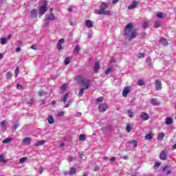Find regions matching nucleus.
<instances>
[{
  "label": "nucleus",
  "instance_id": "052dcab7",
  "mask_svg": "<svg viewBox=\"0 0 176 176\" xmlns=\"http://www.w3.org/2000/svg\"><path fill=\"white\" fill-rule=\"evenodd\" d=\"M160 164L156 163V164H155V166H154V168H158V167H160Z\"/></svg>",
  "mask_w": 176,
  "mask_h": 176
},
{
  "label": "nucleus",
  "instance_id": "8fccbe9b",
  "mask_svg": "<svg viewBox=\"0 0 176 176\" xmlns=\"http://www.w3.org/2000/svg\"><path fill=\"white\" fill-rule=\"evenodd\" d=\"M46 94V92L43 91H40L38 92V95L40 96V97H43V96H45Z\"/></svg>",
  "mask_w": 176,
  "mask_h": 176
},
{
  "label": "nucleus",
  "instance_id": "cd10ccee",
  "mask_svg": "<svg viewBox=\"0 0 176 176\" xmlns=\"http://www.w3.org/2000/svg\"><path fill=\"white\" fill-rule=\"evenodd\" d=\"M46 143V141L45 140H40L38 142H37L36 144H35V146H41V145H43Z\"/></svg>",
  "mask_w": 176,
  "mask_h": 176
},
{
  "label": "nucleus",
  "instance_id": "f704fd0d",
  "mask_svg": "<svg viewBox=\"0 0 176 176\" xmlns=\"http://www.w3.org/2000/svg\"><path fill=\"white\" fill-rule=\"evenodd\" d=\"M8 43V39L6 38H1V45H6Z\"/></svg>",
  "mask_w": 176,
  "mask_h": 176
},
{
  "label": "nucleus",
  "instance_id": "680f3d73",
  "mask_svg": "<svg viewBox=\"0 0 176 176\" xmlns=\"http://www.w3.org/2000/svg\"><path fill=\"white\" fill-rule=\"evenodd\" d=\"M76 116H77V118H80L82 116V113H76Z\"/></svg>",
  "mask_w": 176,
  "mask_h": 176
},
{
  "label": "nucleus",
  "instance_id": "f3484780",
  "mask_svg": "<svg viewBox=\"0 0 176 176\" xmlns=\"http://www.w3.org/2000/svg\"><path fill=\"white\" fill-rule=\"evenodd\" d=\"M64 42H65V40H64V38H60L58 43H57V48L58 49V50H61V49H63V47L61 45H63V43H64Z\"/></svg>",
  "mask_w": 176,
  "mask_h": 176
},
{
  "label": "nucleus",
  "instance_id": "412c9836",
  "mask_svg": "<svg viewBox=\"0 0 176 176\" xmlns=\"http://www.w3.org/2000/svg\"><path fill=\"white\" fill-rule=\"evenodd\" d=\"M80 50V47L79 46V45H76L73 51L74 54H75L76 56H78V54H79Z\"/></svg>",
  "mask_w": 176,
  "mask_h": 176
},
{
  "label": "nucleus",
  "instance_id": "a211bd4d",
  "mask_svg": "<svg viewBox=\"0 0 176 176\" xmlns=\"http://www.w3.org/2000/svg\"><path fill=\"white\" fill-rule=\"evenodd\" d=\"M160 43H161L162 46H168V41H167V39L164 38H161L160 39Z\"/></svg>",
  "mask_w": 176,
  "mask_h": 176
},
{
  "label": "nucleus",
  "instance_id": "aec40b11",
  "mask_svg": "<svg viewBox=\"0 0 176 176\" xmlns=\"http://www.w3.org/2000/svg\"><path fill=\"white\" fill-rule=\"evenodd\" d=\"M151 102L152 105H154L155 107H157V105L160 104V102H159V100H157L156 98H152L151 100Z\"/></svg>",
  "mask_w": 176,
  "mask_h": 176
},
{
  "label": "nucleus",
  "instance_id": "4c0bfd02",
  "mask_svg": "<svg viewBox=\"0 0 176 176\" xmlns=\"http://www.w3.org/2000/svg\"><path fill=\"white\" fill-rule=\"evenodd\" d=\"M102 101H104V97H100L96 100V102L98 104H100V102H102Z\"/></svg>",
  "mask_w": 176,
  "mask_h": 176
},
{
  "label": "nucleus",
  "instance_id": "ddd939ff",
  "mask_svg": "<svg viewBox=\"0 0 176 176\" xmlns=\"http://www.w3.org/2000/svg\"><path fill=\"white\" fill-rule=\"evenodd\" d=\"M129 145L131 149H134V148H137V140H131L129 142Z\"/></svg>",
  "mask_w": 176,
  "mask_h": 176
},
{
  "label": "nucleus",
  "instance_id": "79ce46f5",
  "mask_svg": "<svg viewBox=\"0 0 176 176\" xmlns=\"http://www.w3.org/2000/svg\"><path fill=\"white\" fill-rule=\"evenodd\" d=\"M156 16L158 19H163L164 17L162 12L157 13Z\"/></svg>",
  "mask_w": 176,
  "mask_h": 176
},
{
  "label": "nucleus",
  "instance_id": "7c9ffc66",
  "mask_svg": "<svg viewBox=\"0 0 176 176\" xmlns=\"http://www.w3.org/2000/svg\"><path fill=\"white\" fill-rule=\"evenodd\" d=\"M48 122L50 124H53V123H54V118H53V116H49Z\"/></svg>",
  "mask_w": 176,
  "mask_h": 176
},
{
  "label": "nucleus",
  "instance_id": "ea45409f",
  "mask_svg": "<svg viewBox=\"0 0 176 176\" xmlns=\"http://www.w3.org/2000/svg\"><path fill=\"white\" fill-rule=\"evenodd\" d=\"M0 162L1 163H6V160H5V157H3V155H0Z\"/></svg>",
  "mask_w": 176,
  "mask_h": 176
},
{
  "label": "nucleus",
  "instance_id": "774afa93",
  "mask_svg": "<svg viewBox=\"0 0 176 176\" xmlns=\"http://www.w3.org/2000/svg\"><path fill=\"white\" fill-rule=\"evenodd\" d=\"M173 149H176V144L173 146Z\"/></svg>",
  "mask_w": 176,
  "mask_h": 176
},
{
  "label": "nucleus",
  "instance_id": "c03bdc74",
  "mask_svg": "<svg viewBox=\"0 0 176 176\" xmlns=\"http://www.w3.org/2000/svg\"><path fill=\"white\" fill-rule=\"evenodd\" d=\"M60 90L62 91H65V90H67V85L63 84L61 87H60Z\"/></svg>",
  "mask_w": 176,
  "mask_h": 176
},
{
  "label": "nucleus",
  "instance_id": "9b49d317",
  "mask_svg": "<svg viewBox=\"0 0 176 176\" xmlns=\"http://www.w3.org/2000/svg\"><path fill=\"white\" fill-rule=\"evenodd\" d=\"M140 1H133L131 5L129 6L128 9L129 10H133V9H135L137 6L139 5Z\"/></svg>",
  "mask_w": 176,
  "mask_h": 176
},
{
  "label": "nucleus",
  "instance_id": "13d9d810",
  "mask_svg": "<svg viewBox=\"0 0 176 176\" xmlns=\"http://www.w3.org/2000/svg\"><path fill=\"white\" fill-rule=\"evenodd\" d=\"M16 87L18 90H21V89H23V86L20 85L19 84H17Z\"/></svg>",
  "mask_w": 176,
  "mask_h": 176
},
{
  "label": "nucleus",
  "instance_id": "72a5a7b5",
  "mask_svg": "<svg viewBox=\"0 0 176 176\" xmlns=\"http://www.w3.org/2000/svg\"><path fill=\"white\" fill-rule=\"evenodd\" d=\"M133 129V127L131 126V124H128L126 126V131L127 133H130V131H131V129Z\"/></svg>",
  "mask_w": 176,
  "mask_h": 176
},
{
  "label": "nucleus",
  "instance_id": "2eb2a0df",
  "mask_svg": "<svg viewBox=\"0 0 176 176\" xmlns=\"http://www.w3.org/2000/svg\"><path fill=\"white\" fill-rule=\"evenodd\" d=\"M140 118L142 120H148V119H149V115H148V113H145V112H142L140 113Z\"/></svg>",
  "mask_w": 176,
  "mask_h": 176
},
{
  "label": "nucleus",
  "instance_id": "f8f14e48",
  "mask_svg": "<svg viewBox=\"0 0 176 176\" xmlns=\"http://www.w3.org/2000/svg\"><path fill=\"white\" fill-rule=\"evenodd\" d=\"M155 87L156 90H162V81L159 80H156L155 82Z\"/></svg>",
  "mask_w": 176,
  "mask_h": 176
},
{
  "label": "nucleus",
  "instance_id": "338daca9",
  "mask_svg": "<svg viewBox=\"0 0 176 176\" xmlns=\"http://www.w3.org/2000/svg\"><path fill=\"white\" fill-rule=\"evenodd\" d=\"M73 8H74V7L70 6V7L67 9L68 12H72Z\"/></svg>",
  "mask_w": 176,
  "mask_h": 176
},
{
  "label": "nucleus",
  "instance_id": "4be33fe9",
  "mask_svg": "<svg viewBox=\"0 0 176 176\" xmlns=\"http://www.w3.org/2000/svg\"><path fill=\"white\" fill-rule=\"evenodd\" d=\"M150 25H151V21H144L142 23V28L144 30H146V28H148V27H149Z\"/></svg>",
  "mask_w": 176,
  "mask_h": 176
},
{
  "label": "nucleus",
  "instance_id": "393cba45",
  "mask_svg": "<svg viewBox=\"0 0 176 176\" xmlns=\"http://www.w3.org/2000/svg\"><path fill=\"white\" fill-rule=\"evenodd\" d=\"M164 133L161 132L157 135V140L158 141H163L164 138Z\"/></svg>",
  "mask_w": 176,
  "mask_h": 176
},
{
  "label": "nucleus",
  "instance_id": "a18cd8bd",
  "mask_svg": "<svg viewBox=\"0 0 176 176\" xmlns=\"http://www.w3.org/2000/svg\"><path fill=\"white\" fill-rule=\"evenodd\" d=\"M111 72H112V69L111 68H108L105 72L104 74L106 75H109V74H111Z\"/></svg>",
  "mask_w": 176,
  "mask_h": 176
},
{
  "label": "nucleus",
  "instance_id": "1a4fd4ad",
  "mask_svg": "<svg viewBox=\"0 0 176 176\" xmlns=\"http://www.w3.org/2000/svg\"><path fill=\"white\" fill-rule=\"evenodd\" d=\"M7 124H8V122H6V120H3L0 123L1 131H2L3 133H5V131H6Z\"/></svg>",
  "mask_w": 176,
  "mask_h": 176
},
{
  "label": "nucleus",
  "instance_id": "bb28decb",
  "mask_svg": "<svg viewBox=\"0 0 176 176\" xmlns=\"http://www.w3.org/2000/svg\"><path fill=\"white\" fill-rule=\"evenodd\" d=\"M146 63L149 68H152V59L150 57L146 58Z\"/></svg>",
  "mask_w": 176,
  "mask_h": 176
},
{
  "label": "nucleus",
  "instance_id": "e2e57ef3",
  "mask_svg": "<svg viewBox=\"0 0 176 176\" xmlns=\"http://www.w3.org/2000/svg\"><path fill=\"white\" fill-rule=\"evenodd\" d=\"M168 167H170L168 165H166L164 168H163V171H166V170H167L168 168Z\"/></svg>",
  "mask_w": 176,
  "mask_h": 176
},
{
  "label": "nucleus",
  "instance_id": "c9c22d12",
  "mask_svg": "<svg viewBox=\"0 0 176 176\" xmlns=\"http://www.w3.org/2000/svg\"><path fill=\"white\" fill-rule=\"evenodd\" d=\"M28 160V158L24 157H22V158H20L19 160V164H23V163H25V162H27Z\"/></svg>",
  "mask_w": 176,
  "mask_h": 176
},
{
  "label": "nucleus",
  "instance_id": "4468645a",
  "mask_svg": "<svg viewBox=\"0 0 176 176\" xmlns=\"http://www.w3.org/2000/svg\"><path fill=\"white\" fill-rule=\"evenodd\" d=\"M153 137H155V135L152 133H149L146 134L145 140L146 141H152V140L153 139Z\"/></svg>",
  "mask_w": 176,
  "mask_h": 176
},
{
  "label": "nucleus",
  "instance_id": "39448f33",
  "mask_svg": "<svg viewBox=\"0 0 176 176\" xmlns=\"http://www.w3.org/2000/svg\"><path fill=\"white\" fill-rule=\"evenodd\" d=\"M68 96H69V93H67L63 97L61 98V101H63V104H65V108H68L69 105H71V102L67 101L68 99Z\"/></svg>",
  "mask_w": 176,
  "mask_h": 176
},
{
  "label": "nucleus",
  "instance_id": "2f4dec72",
  "mask_svg": "<svg viewBox=\"0 0 176 176\" xmlns=\"http://www.w3.org/2000/svg\"><path fill=\"white\" fill-rule=\"evenodd\" d=\"M32 17H37L38 13L36 12V10H32L30 13Z\"/></svg>",
  "mask_w": 176,
  "mask_h": 176
},
{
  "label": "nucleus",
  "instance_id": "b1692460",
  "mask_svg": "<svg viewBox=\"0 0 176 176\" xmlns=\"http://www.w3.org/2000/svg\"><path fill=\"white\" fill-rule=\"evenodd\" d=\"M173 118H170V117H167L165 120V124H166L167 126L173 123Z\"/></svg>",
  "mask_w": 176,
  "mask_h": 176
},
{
  "label": "nucleus",
  "instance_id": "9d476101",
  "mask_svg": "<svg viewBox=\"0 0 176 176\" xmlns=\"http://www.w3.org/2000/svg\"><path fill=\"white\" fill-rule=\"evenodd\" d=\"M85 25L87 28H91L94 27V22H93L91 20L87 19L85 21Z\"/></svg>",
  "mask_w": 176,
  "mask_h": 176
},
{
  "label": "nucleus",
  "instance_id": "423d86ee",
  "mask_svg": "<svg viewBox=\"0 0 176 176\" xmlns=\"http://www.w3.org/2000/svg\"><path fill=\"white\" fill-rule=\"evenodd\" d=\"M46 12H47V4H46V3H44V4L39 8L40 17L41 16H43V14H45Z\"/></svg>",
  "mask_w": 176,
  "mask_h": 176
},
{
  "label": "nucleus",
  "instance_id": "0e129e2a",
  "mask_svg": "<svg viewBox=\"0 0 176 176\" xmlns=\"http://www.w3.org/2000/svg\"><path fill=\"white\" fill-rule=\"evenodd\" d=\"M118 2H119V0H113V5H116V3H118Z\"/></svg>",
  "mask_w": 176,
  "mask_h": 176
},
{
  "label": "nucleus",
  "instance_id": "a878e982",
  "mask_svg": "<svg viewBox=\"0 0 176 176\" xmlns=\"http://www.w3.org/2000/svg\"><path fill=\"white\" fill-rule=\"evenodd\" d=\"M13 141V138H7L3 140V144H9Z\"/></svg>",
  "mask_w": 176,
  "mask_h": 176
},
{
  "label": "nucleus",
  "instance_id": "bf43d9fd",
  "mask_svg": "<svg viewBox=\"0 0 176 176\" xmlns=\"http://www.w3.org/2000/svg\"><path fill=\"white\" fill-rule=\"evenodd\" d=\"M110 162H115L116 160V157H112L111 158H110L109 160Z\"/></svg>",
  "mask_w": 176,
  "mask_h": 176
},
{
  "label": "nucleus",
  "instance_id": "864d4df0",
  "mask_svg": "<svg viewBox=\"0 0 176 176\" xmlns=\"http://www.w3.org/2000/svg\"><path fill=\"white\" fill-rule=\"evenodd\" d=\"M38 173L39 174H42V173H43V167L41 166L39 168H38Z\"/></svg>",
  "mask_w": 176,
  "mask_h": 176
},
{
  "label": "nucleus",
  "instance_id": "dca6fc26",
  "mask_svg": "<svg viewBox=\"0 0 176 176\" xmlns=\"http://www.w3.org/2000/svg\"><path fill=\"white\" fill-rule=\"evenodd\" d=\"M167 157V151H162L160 155V159L161 160H166Z\"/></svg>",
  "mask_w": 176,
  "mask_h": 176
},
{
  "label": "nucleus",
  "instance_id": "6e6d98bb",
  "mask_svg": "<svg viewBox=\"0 0 176 176\" xmlns=\"http://www.w3.org/2000/svg\"><path fill=\"white\" fill-rule=\"evenodd\" d=\"M170 173H173V170H166V175H170Z\"/></svg>",
  "mask_w": 176,
  "mask_h": 176
},
{
  "label": "nucleus",
  "instance_id": "f257e3e1",
  "mask_svg": "<svg viewBox=\"0 0 176 176\" xmlns=\"http://www.w3.org/2000/svg\"><path fill=\"white\" fill-rule=\"evenodd\" d=\"M75 80H76L77 83H80L81 86L84 87L81 88L79 91L78 96L82 97L83 96V93H85V90H87L89 87H90L91 81L90 80L85 78L83 76L78 75L75 77Z\"/></svg>",
  "mask_w": 176,
  "mask_h": 176
},
{
  "label": "nucleus",
  "instance_id": "6e6552de",
  "mask_svg": "<svg viewBox=\"0 0 176 176\" xmlns=\"http://www.w3.org/2000/svg\"><path fill=\"white\" fill-rule=\"evenodd\" d=\"M32 140L30 137H26L23 139L22 140V144L25 145L26 146H28V145H31V142Z\"/></svg>",
  "mask_w": 176,
  "mask_h": 176
},
{
  "label": "nucleus",
  "instance_id": "473e14b6",
  "mask_svg": "<svg viewBox=\"0 0 176 176\" xmlns=\"http://www.w3.org/2000/svg\"><path fill=\"white\" fill-rule=\"evenodd\" d=\"M12 76H13V74H12L11 72H8L6 74V78L7 79H12Z\"/></svg>",
  "mask_w": 176,
  "mask_h": 176
},
{
  "label": "nucleus",
  "instance_id": "5701e85b",
  "mask_svg": "<svg viewBox=\"0 0 176 176\" xmlns=\"http://www.w3.org/2000/svg\"><path fill=\"white\" fill-rule=\"evenodd\" d=\"M98 69H100V62L97 61L94 64V71L95 72H98Z\"/></svg>",
  "mask_w": 176,
  "mask_h": 176
},
{
  "label": "nucleus",
  "instance_id": "69168bd1",
  "mask_svg": "<svg viewBox=\"0 0 176 176\" xmlns=\"http://www.w3.org/2000/svg\"><path fill=\"white\" fill-rule=\"evenodd\" d=\"M79 153V156H80V159H83V153Z\"/></svg>",
  "mask_w": 176,
  "mask_h": 176
},
{
  "label": "nucleus",
  "instance_id": "f03ea898",
  "mask_svg": "<svg viewBox=\"0 0 176 176\" xmlns=\"http://www.w3.org/2000/svg\"><path fill=\"white\" fill-rule=\"evenodd\" d=\"M124 35L129 41H131V39H134V38L137 37L138 34L135 30H133V23H129L126 26Z\"/></svg>",
  "mask_w": 176,
  "mask_h": 176
},
{
  "label": "nucleus",
  "instance_id": "c756f323",
  "mask_svg": "<svg viewBox=\"0 0 176 176\" xmlns=\"http://www.w3.org/2000/svg\"><path fill=\"white\" fill-rule=\"evenodd\" d=\"M20 126V123L16 122L12 126V131H16L17 130V127Z\"/></svg>",
  "mask_w": 176,
  "mask_h": 176
},
{
  "label": "nucleus",
  "instance_id": "49530a36",
  "mask_svg": "<svg viewBox=\"0 0 176 176\" xmlns=\"http://www.w3.org/2000/svg\"><path fill=\"white\" fill-rule=\"evenodd\" d=\"M71 62V59L69 58H66L65 60V65H68L69 63Z\"/></svg>",
  "mask_w": 176,
  "mask_h": 176
},
{
  "label": "nucleus",
  "instance_id": "20e7f679",
  "mask_svg": "<svg viewBox=\"0 0 176 176\" xmlns=\"http://www.w3.org/2000/svg\"><path fill=\"white\" fill-rule=\"evenodd\" d=\"M54 20H56V16H54V14L52 13L45 14V25H47L50 21H54Z\"/></svg>",
  "mask_w": 176,
  "mask_h": 176
},
{
  "label": "nucleus",
  "instance_id": "de8ad7c7",
  "mask_svg": "<svg viewBox=\"0 0 176 176\" xmlns=\"http://www.w3.org/2000/svg\"><path fill=\"white\" fill-rule=\"evenodd\" d=\"M138 86H144V82L142 80H139L138 82Z\"/></svg>",
  "mask_w": 176,
  "mask_h": 176
},
{
  "label": "nucleus",
  "instance_id": "3c124183",
  "mask_svg": "<svg viewBox=\"0 0 176 176\" xmlns=\"http://www.w3.org/2000/svg\"><path fill=\"white\" fill-rule=\"evenodd\" d=\"M74 160H76L75 157H69L68 162H74Z\"/></svg>",
  "mask_w": 176,
  "mask_h": 176
},
{
  "label": "nucleus",
  "instance_id": "c85d7f7f",
  "mask_svg": "<svg viewBox=\"0 0 176 176\" xmlns=\"http://www.w3.org/2000/svg\"><path fill=\"white\" fill-rule=\"evenodd\" d=\"M76 169L74 167H72L69 172V175H74V174H76Z\"/></svg>",
  "mask_w": 176,
  "mask_h": 176
},
{
  "label": "nucleus",
  "instance_id": "603ef678",
  "mask_svg": "<svg viewBox=\"0 0 176 176\" xmlns=\"http://www.w3.org/2000/svg\"><path fill=\"white\" fill-rule=\"evenodd\" d=\"M30 49H32L33 50H38V47L36 45H32L30 47Z\"/></svg>",
  "mask_w": 176,
  "mask_h": 176
},
{
  "label": "nucleus",
  "instance_id": "a19ab883",
  "mask_svg": "<svg viewBox=\"0 0 176 176\" xmlns=\"http://www.w3.org/2000/svg\"><path fill=\"white\" fill-rule=\"evenodd\" d=\"M138 58H144L145 57V54L144 53H139L137 55Z\"/></svg>",
  "mask_w": 176,
  "mask_h": 176
},
{
  "label": "nucleus",
  "instance_id": "4d7b16f0",
  "mask_svg": "<svg viewBox=\"0 0 176 176\" xmlns=\"http://www.w3.org/2000/svg\"><path fill=\"white\" fill-rule=\"evenodd\" d=\"M94 171H99L100 170V166H96L94 168Z\"/></svg>",
  "mask_w": 176,
  "mask_h": 176
},
{
  "label": "nucleus",
  "instance_id": "7ed1b4c3",
  "mask_svg": "<svg viewBox=\"0 0 176 176\" xmlns=\"http://www.w3.org/2000/svg\"><path fill=\"white\" fill-rule=\"evenodd\" d=\"M108 3H102V5L100 6V9L96 10V13H97V14H106L107 16H109V14H111V12H109V10H107V9H108Z\"/></svg>",
  "mask_w": 176,
  "mask_h": 176
},
{
  "label": "nucleus",
  "instance_id": "5fc2aeb1",
  "mask_svg": "<svg viewBox=\"0 0 176 176\" xmlns=\"http://www.w3.org/2000/svg\"><path fill=\"white\" fill-rule=\"evenodd\" d=\"M58 116H59L60 118L64 116V111H60V112L58 113Z\"/></svg>",
  "mask_w": 176,
  "mask_h": 176
},
{
  "label": "nucleus",
  "instance_id": "0eeeda50",
  "mask_svg": "<svg viewBox=\"0 0 176 176\" xmlns=\"http://www.w3.org/2000/svg\"><path fill=\"white\" fill-rule=\"evenodd\" d=\"M98 109L100 112H105L108 109V104L107 103H102L99 104Z\"/></svg>",
  "mask_w": 176,
  "mask_h": 176
},
{
  "label": "nucleus",
  "instance_id": "09e8293b",
  "mask_svg": "<svg viewBox=\"0 0 176 176\" xmlns=\"http://www.w3.org/2000/svg\"><path fill=\"white\" fill-rule=\"evenodd\" d=\"M19 67H16L14 71L16 78H17V76H19Z\"/></svg>",
  "mask_w": 176,
  "mask_h": 176
},
{
  "label": "nucleus",
  "instance_id": "6ab92c4d",
  "mask_svg": "<svg viewBox=\"0 0 176 176\" xmlns=\"http://www.w3.org/2000/svg\"><path fill=\"white\" fill-rule=\"evenodd\" d=\"M130 93V87H126L122 91V96L123 97H127V94Z\"/></svg>",
  "mask_w": 176,
  "mask_h": 176
},
{
  "label": "nucleus",
  "instance_id": "58836bf2",
  "mask_svg": "<svg viewBox=\"0 0 176 176\" xmlns=\"http://www.w3.org/2000/svg\"><path fill=\"white\" fill-rule=\"evenodd\" d=\"M85 140H86V136L83 134L80 135L79 140L80 141H85Z\"/></svg>",
  "mask_w": 176,
  "mask_h": 176
},
{
  "label": "nucleus",
  "instance_id": "e433bc0d",
  "mask_svg": "<svg viewBox=\"0 0 176 176\" xmlns=\"http://www.w3.org/2000/svg\"><path fill=\"white\" fill-rule=\"evenodd\" d=\"M128 115L129 118H134V113H133V110H128Z\"/></svg>",
  "mask_w": 176,
  "mask_h": 176
},
{
  "label": "nucleus",
  "instance_id": "37998d69",
  "mask_svg": "<svg viewBox=\"0 0 176 176\" xmlns=\"http://www.w3.org/2000/svg\"><path fill=\"white\" fill-rule=\"evenodd\" d=\"M159 27H160V22L155 21L154 23V28H159Z\"/></svg>",
  "mask_w": 176,
  "mask_h": 176
}]
</instances>
